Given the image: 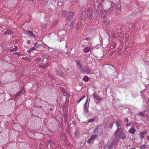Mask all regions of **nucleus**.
<instances>
[{"label": "nucleus", "mask_w": 149, "mask_h": 149, "mask_svg": "<svg viewBox=\"0 0 149 149\" xmlns=\"http://www.w3.org/2000/svg\"><path fill=\"white\" fill-rule=\"evenodd\" d=\"M81 24V22L80 21H78L77 22V28L79 29L80 25Z\"/></svg>", "instance_id": "30"}, {"label": "nucleus", "mask_w": 149, "mask_h": 149, "mask_svg": "<svg viewBox=\"0 0 149 149\" xmlns=\"http://www.w3.org/2000/svg\"><path fill=\"white\" fill-rule=\"evenodd\" d=\"M81 71L83 72V73H86L87 74H89L91 72V69L88 66H86L84 67V69H83V70H81Z\"/></svg>", "instance_id": "6"}, {"label": "nucleus", "mask_w": 149, "mask_h": 149, "mask_svg": "<svg viewBox=\"0 0 149 149\" xmlns=\"http://www.w3.org/2000/svg\"><path fill=\"white\" fill-rule=\"evenodd\" d=\"M77 64L78 66L79 70L81 71V70H83L82 65L81 63L80 60H77L76 61Z\"/></svg>", "instance_id": "10"}, {"label": "nucleus", "mask_w": 149, "mask_h": 149, "mask_svg": "<svg viewBox=\"0 0 149 149\" xmlns=\"http://www.w3.org/2000/svg\"><path fill=\"white\" fill-rule=\"evenodd\" d=\"M82 12L81 16V19L85 20L86 19V12L87 14V17L89 20H91L93 17V11L92 8L90 7L83 8L82 9Z\"/></svg>", "instance_id": "1"}, {"label": "nucleus", "mask_w": 149, "mask_h": 149, "mask_svg": "<svg viewBox=\"0 0 149 149\" xmlns=\"http://www.w3.org/2000/svg\"><path fill=\"white\" fill-rule=\"evenodd\" d=\"M83 99L81 97V98L80 99L77 101V102L79 103Z\"/></svg>", "instance_id": "43"}, {"label": "nucleus", "mask_w": 149, "mask_h": 149, "mask_svg": "<svg viewBox=\"0 0 149 149\" xmlns=\"http://www.w3.org/2000/svg\"><path fill=\"white\" fill-rule=\"evenodd\" d=\"M139 115L142 117H144L145 116V114H144V113H143V112H140V113H139Z\"/></svg>", "instance_id": "31"}, {"label": "nucleus", "mask_w": 149, "mask_h": 149, "mask_svg": "<svg viewBox=\"0 0 149 149\" xmlns=\"http://www.w3.org/2000/svg\"><path fill=\"white\" fill-rule=\"evenodd\" d=\"M35 47L36 48H38L40 46V45H38V43L37 42H36L34 44Z\"/></svg>", "instance_id": "32"}, {"label": "nucleus", "mask_w": 149, "mask_h": 149, "mask_svg": "<svg viewBox=\"0 0 149 149\" xmlns=\"http://www.w3.org/2000/svg\"><path fill=\"white\" fill-rule=\"evenodd\" d=\"M88 99L87 98L86 102L84 104V111L86 113H88V107L89 103H87Z\"/></svg>", "instance_id": "7"}, {"label": "nucleus", "mask_w": 149, "mask_h": 149, "mask_svg": "<svg viewBox=\"0 0 149 149\" xmlns=\"http://www.w3.org/2000/svg\"><path fill=\"white\" fill-rule=\"evenodd\" d=\"M146 131H143L141 132L140 133V136L141 139H143L144 137V135L146 134Z\"/></svg>", "instance_id": "14"}, {"label": "nucleus", "mask_w": 149, "mask_h": 149, "mask_svg": "<svg viewBox=\"0 0 149 149\" xmlns=\"http://www.w3.org/2000/svg\"><path fill=\"white\" fill-rule=\"evenodd\" d=\"M125 40L126 42H127L128 41V38L127 37H126Z\"/></svg>", "instance_id": "44"}, {"label": "nucleus", "mask_w": 149, "mask_h": 149, "mask_svg": "<svg viewBox=\"0 0 149 149\" xmlns=\"http://www.w3.org/2000/svg\"><path fill=\"white\" fill-rule=\"evenodd\" d=\"M92 49L93 48L91 46L87 47L84 48L83 52L85 53H87L90 52Z\"/></svg>", "instance_id": "9"}, {"label": "nucleus", "mask_w": 149, "mask_h": 149, "mask_svg": "<svg viewBox=\"0 0 149 149\" xmlns=\"http://www.w3.org/2000/svg\"><path fill=\"white\" fill-rule=\"evenodd\" d=\"M67 11L65 10H63L62 12V15L64 17H65L67 14Z\"/></svg>", "instance_id": "16"}, {"label": "nucleus", "mask_w": 149, "mask_h": 149, "mask_svg": "<svg viewBox=\"0 0 149 149\" xmlns=\"http://www.w3.org/2000/svg\"><path fill=\"white\" fill-rule=\"evenodd\" d=\"M147 138L148 140L149 141V136H147Z\"/></svg>", "instance_id": "49"}, {"label": "nucleus", "mask_w": 149, "mask_h": 149, "mask_svg": "<svg viewBox=\"0 0 149 149\" xmlns=\"http://www.w3.org/2000/svg\"><path fill=\"white\" fill-rule=\"evenodd\" d=\"M116 7L117 8V9L118 10H121V6L120 4L119 3H117L116 4Z\"/></svg>", "instance_id": "18"}, {"label": "nucleus", "mask_w": 149, "mask_h": 149, "mask_svg": "<svg viewBox=\"0 0 149 149\" xmlns=\"http://www.w3.org/2000/svg\"><path fill=\"white\" fill-rule=\"evenodd\" d=\"M113 125V124L112 123H111L109 125V127L111 128L112 129V127Z\"/></svg>", "instance_id": "38"}, {"label": "nucleus", "mask_w": 149, "mask_h": 149, "mask_svg": "<svg viewBox=\"0 0 149 149\" xmlns=\"http://www.w3.org/2000/svg\"><path fill=\"white\" fill-rule=\"evenodd\" d=\"M30 40H28L27 42V44H30Z\"/></svg>", "instance_id": "48"}, {"label": "nucleus", "mask_w": 149, "mask_h": 149, "mask_svg": "<svg viewBox=\"0 0 149 149\" xmlns=\"http://www.w3.org/2000/svg\"><path fill=\"white\" fill-rule=\"evenodd\" d=\"M48 47L50 49L49 51V52H51L52 54H54V53L55 52V50L53 48H52L50 47H49L48 46Z\"/></svg>", "instance_id": "19"}, {"label": "nucleus", "mask_w": 149, "mask_h": 149, "mask_svg": "<svg viewBox=\"0 0 149 149\" xmlns=\"http://www.w3.org/2000/svg\"><path fill=\"white\" fill-rule=\"evenodd\" d=\"M92 96H93L94 98L97 100H102V98H99V96L97 95L96 93L95 92H94Z\"/></svg>", "instance_id": "12"}, {"label": "nucleus", "mask_w": 149, "mask_h": 149, "mask_svg": "<svg viewBox=\"0 0 149 149\" xmlns=\"http://www.w3.org/2000/svg\"><path fill=\"white\" fill-rule=\"evenodd\" d=\"M113 10V7L112 6H111L110 8L107 10H105L104 12L106 13V14L109 13L112 11Z\"/></svg>", "instance_id": "13"}, {"label": "nucleus", "mask_w": 149, "mask_h": 149, "mask_svg": "<svg viewBox=\"0 0 149 149\" xmlns=\"http://www.w3.org/2000/svg\"><path fill=\"white\" fill-rule=\"evenodd\" d=\"M109 21H104L103 22V26H106L109 24Z\"/></svg>", "instance_id": "23"}, {"label": "nucleus", "mask_w": 149, "mask_h": 149, "mask_svg": "<svg viewBox=\"0 0 149 149\" xmlns=\"http://www.w3.org/2000/svg\"><path fill=\"white\" fill-rule=\"evenodd\" d=\"M89 78L87 76L84 77L83 78V80L85 82H87L89 80Z\"/></svg>", "instance_id": "21"}, {"label": "nucleus", "mask_w": 149, "mask_h": 149, "mask_svg": "<svg viewBox=\"0 0 149 149\" xmlns=\"http://www.w3.org/2000/svg\"><path fill=\"white\" fill-rule=\"evenodd\" d=\"M61 41V40H60V41H59V42H60Z\"/></svg>", "instance_id": "54"}, {"label": "nucleus", "mask_w": 149, "mask_h": 149, "mask_svg": "<svg viewBox=\"0 0 149 149\" xmlns=\"http://www.w3.org/2000/svg\"><path fill=\"white\" fill-rule=\"evenodd\" d=\"M14 54H15L16 55H17L18 56H19L20 55V54L19 53V52H15V53H13Z\"/></svg>", "instance_id": "36"}, {"label": "nucleus", "mask_w": 149, "mask_h": 149, "mask_svg": "<svg viewBox=\"0 0 149 149\" xmlns=\"http://www.w3.org/2000/svg\"><path fill=\"white\" fill-rule=\"evenodd\" d=\"M113 49H111V50H113Z\"/></svg>", "instance_id": "55"}, {"label": "nucleus", "mask_w": 149, "mask_h": 149, "mask_svg": "<svg viewBox=\"0 0 149 149\" xmlns=\"http://www.w3.org/2000/svg\"><path fill=\"white\" fill-rule=\"evenodd\" d=\"M96 119V117H94L88 120L87 121L88 123L91 122L95 121V120Z\"/></svg>", "instance_id": "17"}, {"label": "nucleus", "mask_w": 149, "mask_h": 149, "mask_svg": "<svg viewBox=\"0 0 149 149\" xmlns=\"http://www.w3.org/2000/svg\"><path fill=\"white\" fill-rule=\"evenodd\" d=\"M68 25H65V27H67Z\"/></svg>", "instance_id": "51"}, {"label": "nucleus", "mask_w": 149, "mask_h": 149, "mask_svg": "<svg viewBox=\"0 0 149 149\" xmlns=\"http://www.w3.org/2000/svg\"><path fill=\"white\" fill-rule=\"evenodd\" d=\"M49 77L50 78V80L52 82V83H54V78L53 77H52L50 75H49Z\"/></svg>", "instance_id": "22"}, {"label": "nucleus", "mask_w": 149, "mask_h": 149, "mask_svg": "<svg viewBox=\"0 0 149 149\" xmlns=\"http://www.w3.org/2000/svg\"><path fill=\"white\" fill-rule=\"evenodd\" d=\"M97 127V128H96V129L95 130H97V129H98V127Z\"/></svg>", "instance_id": "52"}, {"label": "nucleus", "mask_w": 149, "mask_h": 149, "mask_svg": "<svg viewBox=\"0 0 149 149\" xmlns=\"http://www.w3.org/2000/svg\"><path fill=\"white\" fill-rule=\"evenodd\" d=\"M86 40H88V38L87 39H86Z\"/></svg>", "instance_id": "56"}, {"label": "nucleus", "mask_w": 149, "mask_h": 149, "mask_svg": "<svg viewBox=\"0 0 149 149\" xmlns=\"http://www.w3.org/2000/svg\"><path fill=\"white\" fill-rule=\"evenodd\" d=\"M56 74L59 76H62L64 78V74L62 73L61 71V69L59 68H57L56 69Z\"/></svg>", "instance_id": "5"}, {"label": "nucleus", "mask_w": 149, "mask_h": 149, "mask_svg": "<svg viewBox=\"0 0 149 149\" xmlns=\"http://www.w3.org/2000/svg\"><path fill=\"white\" fill-rule=\"evenodd\" d=\"M95 137V135H93L92 136L88 139L87 142L88 143V144L90 143L92 141H94Z\"/></svg>", "instance_id": "11"}, {"label": "nucleus", "mask_w": 149, "mask_h": 149, "mask_svg": "<svg viewBox=\"0 0 149 149\" xmlns=\"http://www.w3.org/2000/svg\"><path fill=\"white\" fill-rule=\"evenodd\" d=\"M129 121L128 118L127 117H126L125 118L124 122L125 123L128 122Z\"/></svg>", "instance_id": "37"}, {"label": "nucleus", "mask_w": 149, "mask_h": 149, "mask_svg": "<svg viewBox=\"0 0 149 149\" xmlns=\"http://www.w3.org/2000/svg\"><path fill=\"white\" fill-rule=\"evenodd\" d=\"M40 68H43L44 69H45L46 68L45 67H44V66H40Z\"/></svg>", "instance_id": "45"}, {"label": "nucleus", "mask_w": 149, "mask_h": 149, "mask_svg": "<svg viewBox=\"0 0 149 149\" xmlns=\"http://www.w3.org/2000/svg\"><path fill=\"white\" fill-rule=\"evenodd\" d=\"M20 92H19L18 93L16 94L15 95H14L13 97L14 98H16V97H18L20 94Z\"/></svg>", "instance_id": "27"}, {"label": "nucleus", "mask_w": 149, "mask_h": 149, "mask_svg": "<svg viewBox=\"0 0 149 149\" xmlns=\"http://www.w3.org/2000/svg\"><path fill=\"white\" fill-rule=\"evenodd\" d=\"M99 0H97L98 2L100 3V2H99V1H98ZM99 0L101 1V3L102 4L103 3V2H104V1H105V0Z\"/></svg>", "instance_id": "41"}, {"label": "nucleus", "mask_w": 149, "mask_h": 149, "mask_svg": "<svg viewBox=\"0 0 149 149\" xmlns=\"http://www.w3.org/2000/svg\"><path fill=\"white\" fill-rule=\"evenodd\" d=\"M27 33H28L30 35L32 36H33L35 37V35H34L32 31H27Z\"/></svg>", "instance_id": "24"}, {"label": "nucleus", "mask_w": 149, "mask_h": 149, "mask_svg": "<svg viewBox=\"0 0 149 149\" xmlns=\"http://www.w3.org/2000/svg\"><path fill=\"white\" fill-rule=\"evenodd\" d=\"M118 131V133L116 136V137L117 136H118L120 139H124L126 138V134L123 132L122 130H119Z\"/></svg>", "instance_id": "4"}, {"label": "nucleus", "mask_w": 149, "mask_h": 149, "mask_svg": "<svg viewBox=\"0 0 149 149\" xmlns=\"http://www.w3.org/2000/svg\"><path fill=\"white\" fill-rule=\"evenodd\" d=\"M129 131L132 134H133L136 132V130L135 128H131L129 130Z\"/></svg>", "instance_id": "15"}, {"label": "nucleus", "mask_w": 149, "mask_h": 149, "mask_svg": "<svg viewBox=\"0 0 149 149\" xmlns=\"http://www.w3.org/2000/svg\"><path fill=\"white\" fill-rule=\"evenodd\" d=\"M52 108H50V111H52Z\"/></svg>", "instance_id": "53"}, {"label": "nucleus", "mask_w": 149, "mask_h": 149, "mask_svg": "<svg viewBox=\"0 0 149 149\" xmlns=\"http://www.w3.org/2000/svg\"><path fill=\"white\" fill-rule=\"evenodd\" d=\"M98 7H99V9L100 10V11L101 12V11L102 10H103V9H102L103 7H102V5H101V4H99L98 5Z\"/></svg>", "instance_id": "25"}, {"label": "nucleus", "mask_w": 149, "mask_h": 149, "mask_svg": "<svg viewBox=\"0 0 149 149\" xmlns=\"http://www.w3.org/2000/svg\"><path fill=\"white\" fill-rule=\"evenodd\" d=\"M117 45V43L115 42H114L113 43V48L116 47Z\"/></svg>", "instance_id": "39"}, {"label": "nucleus", "mask_w": 149, "mask_h": 149, "mask_svg": "<svg viewBox=\"0 0 149 149\" xmlns=\"http://www.w3.org/2000/svg\"><path fill=\"white\" fill-rule=\"evenodd\" d=\"M123 123V122L120 120H117L115 122V123L117 129L116 130L114 134V136H116L117 134L118 133V131H119L118 130L119 129L122 130V129L120 128V127L122 125Z\"/></svg>", "instance_id": "3"}, {"label": "nucleus", "mask_w": 149, "mask_h": 149, "mask_svg": "<svg viewBox=\"0 0 149 149\" xmlns=\"http://www.w3.org/2000/svg\"><path fill=\"white\" fill-rule=\"evenodd\" d=\"M17 48H13V49H10L9 50L11 52H15L17 51Z\"/></svg>", "instance_id": "29"}, {"label": "nucleus", "mask_w": 149, "mask_h": 149, "mask_svg": "<svg viewBox=\"0 0 149 149\" xmlns=\"http://www.w3.org/2000/svg\"><path fill=\"white\" fill-rule=\"evenodd\" d=\"M85 97V95H83L82 97V98L83 99Z\"/></svg>", "instance_id": "50"}, {"label": "nucleus", "mask_w": 149, "mask_h": 149, "mask_svg": "<svg viewBox=\"0 0 149 149\" xmlns=\"http://www.w3.org/2000/svg\"><path fill=\"white\" fill-rule=\"evenodd\" d=\"M110 148L109 146L107 145H107L106 146H105L104 148V149H109Z\"/></svg>", "instance_id": "35"}, {"label": "nucleus", "mask_w": 149, "mask_h": 149, "mask_svg": "<svg viewBox=\"0 0 149 149\" xmlns=\"http://www.w3.org/2000/svg\"><path fill=\"white\" fill-rule=\"evenodd\" d=\"M36 47L35 46H33V47H32L31 48V49L32 51H34L36 50Z\"/></svg>", "instance_id": "40"}, {"label": "nucleus", "mask_w": 149, "mask_h": 149, "mask_svg": "<svg viewBox=\"0 0 149 149\" xmlns=\"http://www.w3.org/2000/svg\"><path fill=\"white\" fill-rule=\"evenodd\" d=\"M49 143H48V145H49L50 146H51V143L53 142V141L52 140H49Z\"/></svg>", "instance_id": "34"}, {"label": "nucleus", "mask_w": 149, "mask_h": 149, "mask_svg": "<svg viewBox=\"0 0 149 149\" xmlns=\"http://www.w3.org/2000/svg\"><path fill=\"white\" fill-rule=\"evenodd\" d=\"M25 89L24 88V87H23L22 88V89L19 92H20V93H24L25 92Z\"/></svg>", "instance_id": "28"}, {"label": "nucleus", "mask_w": 149, "mask_h": 149, "mask_svg": "<svg viewBox=\"0 0 149 149\" xmlns=\"http://www.w3.org/2000/svg\"><path fill=\"white\" fill-rule=\"evenodd\" d=\"M74 14V13L73 12L71 11L69 12L66 18L67 20L68 21L71 20L73 18Z\"/></svg>", "instance_id": "8"}, {"label": "nucleus", "mask_w": 149, "mask_h": 149, "mask_svg": "<svg viewBox=\"0 0 149 149\" xmlns=\"http://www.w3.org/2000/svg\"><path fill=\"white\" fill-rule=\"evenodd\" d=\"M102 16L104 17V18H106L107 17V16L106 15H102Z\"/></svg>", "instance_id": "46"}, {"label": "nucleus", "mask_w": 149, "mask_h": 149, "mask_svg": "<svg viewBox=\"0 0 149 149\" xmlns=\"http://www.w3.org/2000/svg\"><path fill=\"white\" fill-rule=\"evenodd\" d=\"M74 134L75 136H77L79 135V132L77 131L74 133Z\"/></svg>", "instance_id": "33"}, {"label": "nucleus", "mask_w": 149, "mask_h": 149, "mask_svg": "<svg viewBox=\"0 0 149 149\" xmlns=\"http://www.w3.org/2000/svg\"><path fill=\"white\" fill-rule=\"evenodd\" d=\"M117 141L116 139H109L107 143L110 149H115L117 147Z\"/></svg>", "instance_id": "2"}, {"label": "nucleus", "mask_w": 149, "mask_h": 149, "mask_svg": "<svg viewBox=\"0 0 149 149\" xmlns=\"http://www.w3.org/2000/svg\"><path fill=\"white\" fill-rule=\"evenodd\" d=\"M130 123H126L125 125L126 126H129Z\"/></svg>", "instance_id": "47"}, {"label": "nucleus", "mask_w": 149, "mask_h": 149, "mask_svg": "<svg viewBox=\"0 0 149 149\" xmlns=\"http://www.w3.org/2000/svg\"><path fill=\"white\" fill-rule=\"evenodd\" d=\"M32 50H31V49H29L27 50V52L29 53H30L31 52Z\"/></svg>", "instance_id": "42"}, {"label": "nucleus", "mask_w": 149, "mask_h": 149, "mask_svg": "<svg viewBox=\"0 0 149 149\" xmlns=\"http://www.w3.org/2000/svg\"><path fill=\"white\" fill-rule=\"evenodd\" d=\"M147 146L146 145H143L140 146L139 148L141 149H145L146 148Z\"/></svg>", "instance_id": "26"}, {"label": "nucleus", "mask_w": 149, "mask_h": 149, "mask_svg": "<svg viewBox=\"0 0 149 149\" xmlns=\"http://www.w3.org/2000/svg\"><path fill=\"white\" fill-rule=\"evenodd\" d=\"M119 41L120 42V44L121 45H123L124 43V38L123 37H120Z\"/></svg>", "instance_id": "20"}]
</instances>
